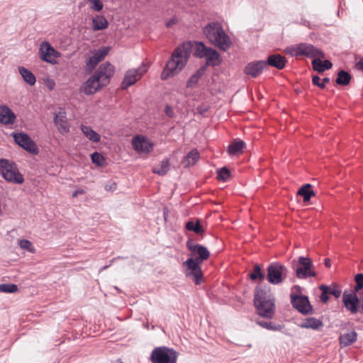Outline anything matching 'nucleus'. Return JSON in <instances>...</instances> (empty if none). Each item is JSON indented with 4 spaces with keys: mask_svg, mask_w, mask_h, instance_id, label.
Returning <instances> with one entry per match:
<instances>
[{
    "mask_svg": "<svg viewBox=\"0 0 363 363\" xmlns=\"http://www.w3.org/2000/svg\"><path fill=\"white\" fill-rule=\"evenodd\" d=\"M39 52L40 58L52 65L57 63V58L60 57V53L57 52L48 42L44 41L41 43Z\"/></svg>",
    "mask_w": 363,
    "mask_h": 363,
    "instance_id": "15",
    "label": "nucleus"
},
{
    "mask_svg": "<svg viewBox=\"0 0 363 363\" xmlns=\"http://www.w3.org/2000/svg\"><path fill=\"white\" fill-rule=\"evenodd\" d=\"M107 19L101 15H96L91 19V26L94 31L102 30L108 28Z\"/></svg>",
    "mask_w": 363,
    "mask_h": 363,
    "instance_id": "24",
    "label": "nucleus"
},
{
    "mask_svg": "<svg viewBox=\"0 0 363 363\" xmlns=\"http://www.w3.org/2000/svg\"><path fill=\"white\" fill-rule=\"evenodd\" d=\"M169 160L167 158H166L163 160L157 167H153L152 172L155 174H159L160 176H164L169 172Z\"/></svg>",
    "mask_w": 363,
    "mask_h": 363,
    "instance_id": "33",
    "label": "nucleus"
},
{
    "mask_svg": "<svg viewBox=\"0 0 363 363\" xmlns=\"http://www.w3.org/2000/svg\"><path fill=\"white\" fill-rule=\"evenodd\" d=\"M245 147L244 141L240 140H234L228 147V152L230 155H238L242 152Z\"/></svg>",
    "mask_w": 363,
    "mask_h": 363,
    "instance_id": "28",
    "label": "nucleus"
},
{
    "mask_svg": "<svg viewBox=\"0 0 363 363\" xmlns=\"http://www.w3.org/2000/svg\"><path fill=\"white\" fill-rule=\"evenodd\" d=\"M325 265L327 267H330V259H328V258H326L325 259V262H324Z\"/></svg>",
    "mask_w": 363,
    "mask_h": 363,
    "instance_id": "54",
    "label": "nucleus"
},
{
    "mask_svg": "<svg viewBox=\"0 0 363 363\" xmlns=\"http://www.w3.org/2000/svg\"><path fill=\"white\" fill-rule=\"evenodd\" d=\"M186 228L189 231H193L196 234H201L203 232V227L201 225L200 220L199 219L194 220H189L186 223Z\"/></svg>",
    "mask_w": 363,
    "mask_h": 363,
    "instance_id": "36",
    "label": "nucleus"
},
{
    "mask_svg": "<svg viewBox=\"0 0 363 363\" xmlns=\"http://www.w3.org/2000/svg\"><path fill=\"white\" fill-rule=\"evenodd\" d=\"M323 325V322L320 320L313 317L304 319L300 325L302 328H311L313 330H318Z\"/></svg>",
    "mask_w": 363,
    "mask_h": 363,
    "instance_id": "27",
    "label": "nucleus"
},
{
    "mask_svg": "<svg viewBox=\"0 0 363 363\" xmlns=\"http://www.w3.org/2000/svg\"><path fill=\"white\" fill-rule=\"evenodd\" d=\"M132 145L138 153H150L153 150V143L143 135H136L132 140Z\"/></svg>",
    "mask_w": 363,
    "mask_h": 363,
    "instance_id": "18",
    "label": "nucleus"
},
{
    "mask_svg": "<svg viewBox=\"0 0 363 363\" xmlns=\"http://www.w3.org/2000/svg\"><path fill=\"white\" fill-rule=\"evenodd\" d=\"M18 291V286L15 284H0V292L13 294Z\"/></svg>",
    "mask_w": 363,
    "mask_h": 363,
    "instance_id": "37",
    "label": "nucleus"
},
{
    "mask_svg": "<svg viewBox=\"0 0 363 363\" xmlns=\"http://www.w3.org/2000/svg\"><path fill=\"white\" fill-rule=\"evenodd\" d=\"M203 33L211 44L223 51L228 50L231 45L230 37L225 33L222 25L218 21L210 22L203 29Z\"/></svg>",
    "mask_w": 363,
    "mask_h": 363,
    "instance_id": "3",
    "label": "nucleus"
},
{
    "mask_svg": "<svg viewBox=\"0 0 363 363\" xmlns=\"http://www.w3.org/2000/svg\"><path fill=\"white\" fill-rule=\"evenodd\" d=\"M47 86L49 87L50 90L53 89L55 86V82L52 79H48L46 82Z\"/></svg>",
    "mask_w": 363,
    "mask_h": 363,
    "instance_id": "50",
    "label": "nucleus"
},
{
    "mask_svg": "<svg viewBox=\"0 0 363 363\" xmlns=\"http://www.w3.org/2000/svg\"><path fill=\"white\" fill-rule=\"evenodd\" d=\"M287 274L288 269L284 265L274 262L267 267V279L270 284L277 285L285 280Z\"/></svg>",
    "mask_w": 363,
    "mask_h": 363,
    "instance_id": "9",
    "label": "nucleus"
},
{
    "mask_svg": "<svg viewBox=\"0 0 363 363\" xmlns=\"http://www.w3.org/2000/svg\"><path fill=\"white\" fill-rule=\"evenodd\" d=\"M256 323L261 327L270 330H279L281 328V325L273 324L272 322L256 320Z\"/></svg>",
    "mask_w": 363,
    "mask_h": 363,
    "instance_id": "38",
    "label": "nucleus"
},
{
    "mask_svg": "<svg viewBox=\"0 0 363 363\" xmlns=\"http://www.w3.org/2000/svg\"><path fill=\"white\" fill-rule=\"evenodd\" d=\"M323 57H317L312 60L313 69L318 72H323L326 69H330L333 64L328 60L322 62L321 59Z\"/></svg>",
    "mask_w": 363,
    "mask_h": 363,
    "instance_id": "25",
    "label": "nucleus"
},
{
    "mask_svg": "<svg viewBox=\"0 0 363 363\" xmlns=\"http://www.w3.org/2000/svg\"><path fill=\"white\" fill-rule=\"evenodd\" d=\"M84 191L83 190H77V191H75L73 194H72V196L73 197H76L79 194H83Z\"/></svg>",
    "mask_w": 363,
    "mask_h": 363,
    "instance_id": "53",
    "label": "nucleus"
},
{
    "mask_svg": "<svg viewBox=\"0 0 363 363\" xmlns=\"http://www.w3.org/2000/svg\"><path fill=\"white\" fill-rule=\"evenodd\" d=\"M147 71V66L143 63L138 69H129L126 72L123 81L122 82V87L126 89L137 81Z\"/></svg>",
    "mask_w": 363,
    "mask_h": 363,
    "instance_id": "13",
    "label": "nucleus"
},
{
    "mask_svg": "<svg viewBox=\"0 0 363 363\" xmlns=\"http://www.w3.org/2000/svg\"><path fill=\"white\" fill-rule=\"evenodd\" d=\"M330 82V78L325 77L323 79V83H320V78L317 76L314 75L312 78V82L314 85L318 86L320 89H324L325 87V83H328Z\"/></svg>",
    "mask_w": 363,
    "mask_h": 363,
    "instance_id": "44",
    "label": "nucleus"
},
{
    "mask_svg": "<svg viewBox=\"0 0 363 363\" xmlns=\"http://www.w3.org/2000/svg\"><path fill=\"white\" fill-rule=\"evenodd\" d=\"M329 291L328 294L334 296L336 298L340 297L342 294V290L340 287L337 284H332L331 286H328Z\"/></svg>",
    "mask_w": 363,
    "mask_h": 363,
    "instance_id": "46",
    "label": "nucleus"
},
{
    "mask_svg": "<svg viewBox=\"0 0 363 363\" xmlns=\"http://www.w3.org/2000/svg\"><path fill=\"white\" fill-rule=\"evenodd\" d=\"M356 67L357 69L363 72V58H362L357 64Z\"/></svg>",
    "mask_w": 363,
    "mask_h": 363,
    "instance_id": "51",
    "label": "nucleus"
},
{
    "mask_svg": "<svg viewBox=\"0 0 363 363\" xmlns=\"http://www.w3.org/2000/svg\"><path fill=\"white\" fill-rule=\"evenodd\" d=\"M293 268L298 279H306L316 276L311 260L308 257H299L297 263L293 262Z\"/></svg>",
    "mask_w": 363,
    "mask_h": 363,
    "instance_id": "10",
    "label": "nucleus"
},
{
    "mask_svg": "<svg viewBox=\"0 0 363 363\" xmlns=\"http://www.w3.org/2000/svg\"><path fill=\"white\" fill-rule=\"evenodd\" d=\"M81 130L84 133V135L91 141L97 143L100 140V135L95 130H94L91 127L82 125Z\"/></svg>",
    "mask_w": 363,
    "mask_h": 363,
    "instance_id": "31",
    "label": "nucleus"
},
{
    "mask_svg": "<svg viewBox=\"0 0 363 363\" xmlns=\"http://www.w3.org/2000/svg\"><path fill=\"white\" fill-rule=\"evenodd\" d=\"M267 69L265 60L254 61L248 63L245 67V73L253 78L258 77L262 71Z\"/></svg>",
    "mask_w": 363,
    "mask_h": 363,
    "instance_id": "20",
    "label": "nucleus"
},
{
    "mask_svg": "<svg viewBox=\"0 0 363 363\" xmlns=\"http://www.w3.org/2000/svg\"><path fill=\"white\" fill-rule=\"evenodd\" d=\"M18 245L21 249L25 250L30 253H34L35 252V249L33 247L32 242L28 240H20L18 241Z\"/></svg>",
    "mask_w": 363,
    "mask_h": 363,
    "instance_id": "39",
    "label": "nucleus"
},
{
    "mask_svg": "<svg viewBox=\"0 0 363 363\" xmlns=\"http://www.w3.org/2000/svg\"><path fill=\"white\" fill-rule=\"evenodd\" d=\"M286 51L291 56H306L315 59L317 57H325L324 53L311 44L299 43L286 48Z\"/></svg>",
    "mask_w": 363,
    "mask_h": 363,
    "instance_id": "7",
    "label": "nucleus"
},
{
    "mask_svg": "<svg viewBox=\"0 0 363 363\" xmlns=\"http://www.w3.org/2000/svg\"><path fill=\"white\" fill-rule=\"evenodd\" d=\"M352 76L345 70H340L337 73V77L335 82L338 85L346 86L348 85L351 81Z\"/></svg>",
    "mask_w": 363,
    "mask_h": 363,
    "instance_id": "34",
    "label": "nucleus"
},
{
    "mask_svg": "<svg viewBox=\"0 0 363 363\" xmlns=\"http://www.w3.org/2000/svg\"><path fill=\"white\" fill-rule=\"evenodd\" d=\"M16 115L6 106H0V123L4 125H11L15 122Z\"/></svg>",
    "mask_w": 363,
    "mask_h": 363,
    "instance_id": "22",
    "label": "nucleus"
},
{
    "mask_svg": "<svg viewBox=\"0 0 363 363\" xmlns=\"http://www.w3.org/2000/svg\"><path fill=\"white\" fill-rule=\"evenodd\" d=\"M250 277L252 280L259 279L263 280L264 278V274L262 272L259 265L257 264L255 266L254 271L250 274Z\"/></svg>",
    "mask_w": 363,
    "mask_h": 363,
    "instance_id": "40",
    "label": "nucleus"
},
{
    "mask_svg": "<svg viewBox=\"0 0 363 363\" xmlns=\"http://www.w3.org/2000/svg\"><path fill=\"white\" fill-rule=\"evenodd\" d=\"M150 360L152 363H176L177 352L167 347H158L152 350Z\"/></svg>",
    "mask_w": 363,
    "mask_h": 363,
    "instance_id": "8",
    "label": "nucleus"
},
{
    "mask_svg": "<svg viewBox=\"0 0 363 363\" xmlns=\"http://www.w3.org/2000/svg\"><path fill=\"white\" fill-rule=\"evenodd\" d=\"M194 55L200 59H205V67L218 66L222 62L219 52L212 48L207 47L203 42H194Z\"/></svg>",
    "mask_w": 363,
    "mask_h": 363,
    "instance_id": "5",
    "label": "nucleus"
},
{
    "mask_svg": "<svg viewBox=\"0 0 363 363\" xmlns=\"http://www.w3.org/2000/svg\"><path fill=\"white\" fill-rule=\"evenodd\" d=\"M267 62V68L268 66L274 67L278 69H282L286 63V57L279 54L271 55L268 57Z\"/></svg>",
    "mask_w": 363,
    "mask_h": 363,
    "instance_id": "23",
    "label": "nucleus"
},
{
    "mask_svg": "<svg viewBox=\"0 0 363 363\" xmlns=\"http://www.w3.org/2000/svg\"><path fill=\"white\" fill-rule=\"evenodd\" d=\"M111 265V264L109 265H106V266H104L101 269H100V272H102L106 269H108L109 267V266Z\"/></svg>",
    "mask_w": 363,
    "mask_h": 363,
    "instance_id": "55",
    "label": "nucleus"
},
{
    "mask_svg": "<svg viewBox=\"0 0 363 363\" xmlns=\"http://www.w3.org/2000/svg\"><path fill=\"white\" fill-rule=\"evenodd\" d=\"M199 159V153L196 149L191 150L182 160V164L185 167L194 165Z\"/></svg>",
    "mask_w": 363,
    "mask_h": 363,
    "instance_id": "30",
    "label": "nucleus"
},
{
    "mask_svg": "<svg viewBox=\"0 0 363 363\" xmlns=\"http://www.w3.org/2000/svg\"><path fill=\"white\" fill-rule=\"evenodd\" d=\"M291 303L294 308L303 315L313 313V306L306 296L291 294Z\"/></svg>",
    "mask_w": 363,
    "mask_h": 363,
    "instance_id": "12",
    "label": "nucleus"
},
{
    "mask_svg": "<svg viewBox=\"0 0 363 363\" xmlns=\"http://www.w3.org/2000/svg\"><path fill=\"white\" fill-rule=\"evenodd\" d=\"M230 172L229 169L225 167H222L218 170L217 178L219 180L225 182L228 180V179L230 177Z\"/></svg>",
    "mask_w": 363,
    "mask_h": 363,
    "instance_id": "41",
    "label": "nucleus"
},
{
    "mask_svg": "<svg viewBox=\"0 0 363 363\" xmlns=\"http://www.w3.org/2000/svg\"><path fill=\"white\" fill-rule=\"evenodd\" d=\"M164 112H165L166 115L170 118H173L174 116V113L172 108L169 105H167L165 106Z\"/></svg>",
    "mask_w": 363,
    "mask_h": 363,
    "instance_id": "49",
    "label": "nucleus"
},
{
    "mask_svg": "<svg viewBox=\"0 0 363 363\" xmlns=\"http://www.w3.org/2000/svg\"><path fill=\"white\" fill-rule=\"evenodd\" d=\"M255 306L259 315L272 318L275 311V299L274 296L264 290H257L254 298Z\"/></svg>",
    "mask_w": 363,
    "mask_h": 363,
    "instance_id": "4",
    "label": "nucleus"
},
{
    "mask_svg": "<svg viewBox=\"0 0 363 363\" xmlns=\"http://www.w3.org/2000/svg\"><path fill=\"white\" fill-rule=\"evenodd\" d=\"M186 247L191 251V255L195 257V259L203 262L204 260L208 259L210 252L208 249L199 244H196L192 240H189L186 242Z\"/></svg>",
    "mask_w": 363,
    "mask_h": 363,
    "instance_id": "17",
    "label": "nucleus"
},
{
    "mask_svg": "<svg viewBox=\"0 0 363 363\" xmlns=\"http://www.w3.org/2000/svg\"><path fill=\"white\" fill-rule=\"evenodd\" d=\"M54 123L61 134L64 135L69 131V127L65 111H59L55 115Z\"/></svg>",
    "mask_w": 363,
    "mask_h": 363,
    "instance_id": "21",
    "label": "nucleus"
},
{
    "mask_svg": "<svg viewBox=\"0 0 363 363\" xmlns=\"http://www.w3.org/2000/svg\"><path fill=\"white\" fill-rule=\"evenodd\" d=\"M0 174L8 182L16 184L24 182V177L16 164L6 159H0Z\"/></svg>",
    "mask_w": 363,
    "mask_h": 363,
    "instance_id": "6",
    "label": "nucleus"
},
{
    "mask_svg": "<svg viewBox=\"0 0 363 363\" xmlns=\"http://www.w3.org/2000/svg\"><path fill=\"white\" fill-rule=\"evenodd\" d=\"M18 72L26 83L30 86H33L35 84V76L29 69L24 67H19Z\"/></svg>",
    "mask_w": 363,
    "mask_h": 363,
    "instance_id": "29",
    "label": "nucleus"
},
{
    "mask_svg": "<svg viewBox=\"0 0 363 363\" xmlns=\"http://www.w3.org/2000/svg\"><path fill=\"white\" fill-rule=\"evenodd\" d=\"M357 334L354 330L341 335L339 342L341 347H347L357 341Z\"/></svg>",
    "mask_w": 363,
    "mask_h": 363,
    "instance_id": "26",
    "label": "nucleus"
},
{
    "mask_svg": "<svg viewBox=\"0 0 363 363\" xmlns=\"http://www.w3.org/2000/svg\"><path fill=\"white\" fill-rule=\"evenodd\" d=\"M109 50V47H102L98 50H94L92 52V55L86 63V72H91L96 65L105 58Z\"/></svg>",
    "mask_w": 363,
    "mask_h": 363,
    "instance_id": "16",
    "label": "nucleus"
},
{
    "mask_svg": "<svg viewBox=\"0 0 363 363\" xmlns=\"http://www.w3.org/2000/svg\"><path fill=\"white\" fill-rule=\"evenodd\" d=\"M114 73V68L108 62L101 64L94 74L89 77L83 86V91L86 95L96 93L101 87L109 83Z\"/></svg>",
    "mask_w": 363,
    "mask_h": 363,
    "instance_id": "2",
    "label": "nucleus"
},
{
    "mask_svg": "<svg viewBox=\"0 0 363 363\" xmlns=\"http://www.w3.org/2000/svg\"><path fill=\"white\" fill-rule=\"evenodd\" d=\"M356 286L354 287V291L352 293H357L363 288V274H357L354 278Z\"/></svg>",
    "mask_w": 363,
    "mask_h": 363,
    "instance_id": "45",
    "label": "nucleus"
},
{
    "mask_svg": "<svg viewBox=\"0 0 363 363\" xmlns=\"http://www.w3.org/2000/svg\"><path fill=\"white\" fill-rule=\"evenodd\" d=\"M193 45L186 41L178 45L172 52L165 68L161 74V79L165 80L180 72L187 64L192 52Z\"/></svg>",
    "mask_w": 363,
    "mask_h": 363,
    "instance_id": "1",
    "label": "nucleus"
},
{
    "mask_svg": "<svg viewBox=\"0 0 363 363\" xmlns=\"http://www.w3.org/2000/svg\"><path fill=\"white\" fill-rule=\"evenodd\" d=\"M89 3V7L91 10L99 12L104 8V4L101 0H87Z\"/></svg>",
    "mask_w": 363,
    "mask_h": 363,
    "instance_id": "42",
    "label": "nucleus"
},
{
    "mask_svg": "<svg viewBox=\"0 0 363 363\" xmlns=\"http://www.w3.org/2000/svg\"><path fill=\"white\" fill-rule=\"evenodd\" d=\"M92 162L98 165H101L104 161V157L99 152H94L91 155Z\"/></svg>",
    "mask_w": 363,
    "mask_h": 363,
    "instance_id": "47",
    "label": "nucleus"
},
{
    "mask_svg": "<svg viewBox=\"0 0 363 363\" xmlns=\"http://www.w3.org/2000/svg\"><path fill=\"white\" fill-rule=\"evenodd\" d=\"M205 69L206 67L203 66L201 67L196 73L191 75L187 82L186 86L189 88H191L196 85L197 83L199 82V80L201 77L203 73L204 72Z\"/></svg>",
    "mask_w": 363,
    "mask_h": 363,
    "instance_id": "35",
    "label": "nucleus"
},
{
    "mask_svg": "<svg viewBox=\"0 0 363 363\" xmlns=\"http://www.w3.org/2000/svg\"><path fill=\"white\" fill-rule=\"evenodd\" d=\"M311 189V185L310 184H306L298 191V194L303 196L304 202L309 201L311 198L315 196V192Z\"/></svg>",
    "mask_w": 363,
    "mask_h": 363,
    "instance_id": "32",
    "label": "nucleus"
},
{
    "mask_svg": "<svg viewBox=\"0 0 363 363\" xmlns=\"http://www.w3.org/2000/svg\"><path fill=\"white\" fill-rule=\"evenodd\" d=\"M201 263L194 257L189 258L183 263L186 267V276L191 277L197 285L201 284L203 276L200 266Z\"/></svg>",
    "mask_w": 363,
    "mask_h": 363,
    "instance_id": "11",
    "label": "nucleus"
},
{
    "mask_svg": "<svg viewBox=\"0 0 363 363\" xmlns=\"http://www.w3.org/2000/svg\"><path fill=\"white\" fill-rule=\"evenodd\" d=\"M319 289L322 291L320 296V299L323 303H326L329 299V287L327 285L322 284L319 286Z\"/></svg>",
    "mask_w": 363,
    "mask_h": 363,
    "instance_id": "43",
    "label": "nucleus"
},
{
    "mask_svg": "<svg viewBox=\"0 0 363 363\" xmlns=\"http://www.w3.org/2000/svg\"><path fill=\"white\" fill-rule=\"evenodd\" d=\"M105 190L108 191H113L116 189V184L115 182H109L105 186Z\"/></svg>",
    "mask_w": 363,
    "mask_h": 363,
    "instance_id": "48",
    "label": "nucleus"
},
{
    "mask_svg": "<svg viewBox=\"0 0 363 363\" xmlns=\"http://www.w3.org/2000/svg\"><path fill=\"white\" fill-rule=\"evenodd\" d=\"M13 137L14 141L28 152L33 155L38 153V148L36 144L28 134L23 133H13Z\"/></svg>",
    "mask_w": 363,
    "mask_h": 363,
    "instance_id": "14",
    "label": "nucleus"
},
{
    "mask_svg": "<svg viewBox=\"0 0 363 363\" xmlns=\"http://www.w3.org/2000/svg\"><path fill=\"white\" fill-rule=\"evenodd\" d=\"M342 302L346 309L352 313L355 314L358 312L359 299L356 294L345 291L342 295Z\"/></svg>",
    "mask_w": 363,
    "mask_h": 363,
    "instance_id": "19",
    "label": "nucleus"
},
{
    "mask_svg": "<svg viewBox=\"0 0 363 363\" xmlns=\"http://www.w3.org/2000/svg\"><path fill=\"white\" fill-rule=\"evenodd\" d=\"M175 23H176V21L174 19H172L167 23L166 26H167V27H170L172 25L174 24Z\"/></svg>",
    "mask_w": 363,
    "mask_h": 363,
    "instance_id": "52",
    "label": "nucleus"
}]
</instances>
